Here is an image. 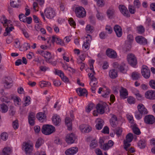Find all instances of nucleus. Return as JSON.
Masks as SVG:
<instances>
[{
  "label": "nucleus",
  "mask_w": 155,
  "mask_h": 155,
  "mask_svg": "<svg viewBox=\"0 0 155 155\" xmlns=\"http://www.w3.org/2000/svg\"><path fill=\"white\" fill-rule=\"evenodd\" d=\"M131 76L133 79L137 80L140 78V74L137 72H133Z\"/></svg>",
  "instance_id": "obj_40"
},
{
  "label": "nucleus",
  "mask_w": 155,
  "mask_h": 155,
  "mask_svg": "<svg viewBox=\"0 0 155 155\" xmlns=\"http://www.w3.org/2000/svg\"><path fill=\"white\" fill-rule=\"evenodd\" d=\"M19 0H11L10 4L11 6L14 7H18L19 5Z\"/></svg>",
  "instance_id": "obj_36"
},
{
  "label": "nucleus",
  "mask_w": 155,
  "mask_h": 155,
  "mask_svg": "<svg viewBox=\"0 0 155 155\" xmlns=\"http://www.w3.org/2000/svg\"><path fill=\"white\" fill-rule=\"evenodd\" d=\"M129 11L132 14H134L136 12V8L132 5H129L128 7Z\"/></svg>",
  "instance_id": "obj_38"
},
{
  "label": "nucleus",
  "mask_w": 155,
  "mask_h": 155,
  "mask_svg": "<svg viewBox=\"0 0 155 155\" xmlns=\"http://www.w3.org/2000/svg\"><path fill=\"white\" fill-rule=\"evenodd\" d=\"M55 130V128L54 126L48 124L43 126L41 129L42 133L46 135L51 134L54 132Z\"/></svg>",
  "instance_id": "obj_2"
},
{
  "label": "nucleus",
  "mask_w": 155,
  "mask_h": 155,
  "mask_svg": "<svg viewBox=\"0 0 155 155\" xmlns=\"http://www.w3.org/2000/svg\"><path fill=\"white\" fill-rule=\"evenodd\" d=\"M117 117L114 115H112L110 120V124L111 126L115 127L117 124Z\"/></svg>",
  "instance_id": "obj_23"
},
{
  "label": "nucleus",
  "mask_w": 155,
  "mask_h": 155,
  "mask_svg": "<svg viewBox=\"0 0 155 155\" xmlns=\"http://www.w3.org/2000/svg\"><path fill=\"white\" fill-rule=\"evenodd\" d=\"M45 14L46 17L50 19L53 18L55 15L54 11L51 8H47L45 11Z\"/></svg>",
  "instance_id": "obj_5"
},
{
  "label": "nucleus",
  "mask_w": 155,
  "mask_h": 155,
  "mask_svg": "<svg viewBox=\"0 0 155 155\" xmlns=\"http://www.w3.org/2000/svg\"><path fill=\"white\" fill-rule=\"evenodd\" d=\"M15 111L14 109V107L12 106H11L9 110L10 115L11 116H13L15 114Z\"/></svg>",
  "instance_id": "obj_59"
},
{
  "label": "nucleus",
  "mask_w": 155,
  "mask_h": 155,
  "mask_svg": "<svg viewBox=\"0 0 155 155\" xmlns=\"http://www.w3.org/2000/svg\"><path fill=\"white\" fill-rule=\"evenodd\" d=\"M22 32L25 37L28 38L29 37V35L27 31L25 29H22Z\"/></svg>",
  "instance_id": "obj_57"
},
{
  "label": "nucleus",
  "mask_w": 155,
  "mask_h": 155,
  "mask_svg": "<svg viewBox=\"0 0 155 155\" xmlns=\"http://www.w3.org/2000/svg\"><path fill=\"white\" fill-rule=\"evenodd\" d=\"M52 122L55 125L57 126L59 125L61 122L60 117L57 114L53 117Z\"/></svg>",
  "instance_id": "obj_22"
},
{
  "label": "nucleus",
  "mask_w": 155,
  "mask_h": 155,
  "mask_svg": "<svg viewBox=\"0 0 155 155\" xmlns=\"http://www.w3.org/2000/svg\"><path fill=\"white\" fill-rule=\"evenodd\" d=\"M107 55L111 58H115L117 57V54L116 51L113 49L108 48L106 51Z\"/></svg>",
  "instance_id": "obj_9"
},
{
  "label": "nucleus",
  "mask_w": 155,
  "mask_h": 155,
  "mask_svg": "<svg viewBox=\"0 0 155 155\" xmlns=\"http://www.w3.org/2000/svg\"><path fill=\"white\" fill-rule=\"evenodd\" d=\"M122 130L121 128L120 127L117 128L115 130V132L117 135L120 136L121 134Z\"/></svg>",
  "instance_id": "obj_60"
},
{
  "label": "nucleus",
  "mask_w": 155,
  "mask_h": 155,
  "mask_svg": "<svg viewBox=\"0 0 155 155\" xmlns=\"http://www.w3.org/2000/svg\"><path fill=\"white\" fill-rule=\"evenodd\" d=\"M138 110L143 115H145L148 113V111L144 106L141 104H139L137 107Z\"/></svg>",
  "instance_id": "obj_13"
},
{
  "label": "nucleus",
  "mask_w": 155,
  "mask_h": 155,
  "mask_svg": "<svg viewBox=\"0 0 155 155\" xmlns=\"http://www.w3.org/2000/svg\"><path fill=\"white\" fill-rule=\"evenodd\" d=\"M65 122L67 126L68 129L69 130H71L72 129V124L70 118L68 117H66L65 119Z\"/></svg>",
  "instance_id": "obj_33"
},
{
  "label": "nucleus",
  "mask_w": 155,
  "mask_h": 155,
  "mask_svg": "<svg viewBox=\"0 0 155 155\" xmlns=\"http://www.w3.org/2000/svg\"><path fill=\"white\" fill-rule=\"evenodd\" d=\"M8 110V106L4 104H0V110L3 113L6 112Z\"/></svg>",
  "instance_id": "obj_32"
},
{
  "label": "nucleus",
  "mask_w": 155,
  "mask_h": 155,
  "mask_svg": "<svg viewBox=\"0 0 155 155\" xmlns=\"http://www.w3.org/2000/svg\"><path fill=\"white\" fill-rule=\"evenodd\" d=\"M124 148L127 151L128 150V148L131 145L128 142L124 140Z\"/></svg>",
  "instance_id": "obj_50"
},
{
  "label": "nucleus",
  "mask_w": 155,
  "mask_h": 155,
  "mask_svg": "<svg viewBox=\"0 0 155 155\" xmlns=\"http://www.w3.org/2000/svg\"><path fill=\"white\" fill-rule=\"evenodd\" d=\"M119 9L121 13L123 15L127 18L130 16V14L129 13L128 10L124 5H120L119 6Z\"/></svg>",
  "instance_id": "obj_7"
},
{
  "label": "nucleus",
  "mask_w": 155,
  "mask_h": 155,
  "mask_svg": "<svg viewBox=\"0 0 155 155\" xmlns=\"http://www.w3.org/2000/svg\"><path fill=\"white\" fill-rule=\"evenodd\" d=\"M127 101L130 104H134L135 103V99L132 96H129L127 98Z\"/></svg>",
  "instance_id": "obj_42"
},
{
  "label": "nucleus",
  "mask_w": 155,
  "mask_h": 155,
  "mask_svg": "<svg viewBox=\"0 0 155 155\" xmlns=\"http://www.w3.org/2000/svg\"><path fill=\"white\" fill-rule=\"evenodd\" d=\"M134 40L133 36L131 35H129L127 37V40L126 41H128V43H132Z\"/></svg>",
  "instance_id": "obj_54"
},
{
  "label": "nucleus",
  "mask_w": 155,
  "mask_h": 155,
  "mask_svg": "<svg viewBox=\"0 0 155 155\" xmlns=\"http://www.w3.org/2000/svg\"><path fill=\"white\" fill-rule=\"evenodd\" d=\"M8 137V134L6 132H4L1 135V138L3 140H6Z\"/></svg>",
  "instance_id": "obj_52"
},
{
  "label": "nucleus",
  "mask_w": 155,
  "mask_h": 155,
  "mask_svg": "<svg viewBox=\"0 0 155 155\" xmlns=\"http://www.w3.org/2000/svg\"><path fill=\"white\" fill-rule=\"evenodd\" d=\"M36 117L40 121L43 122L46 120V116L45 113L40 112L37 114Z\"/></svg>",
  "instance_id": "obj_19"
},
{
  "label": "nucleus",
  "mask_w": 155,
  "mask_h": 155,
  "mask_svg": "<svg viewBox=\"0 0 155 155\" xmlns=\"http://www.w3.org/2000/svg\"><path fill=\"white\" fill-rule=\"evenodd\" d=\"M22 148L26 154L31 153L33 149L32 145L25 142L23 143Z\"/></svg>",
  "instance_id": "obj_6"
},
{
  "label": "nucleus",
  "mask_w": 155,
  "mask_h": 155,
  "mask_svg": "<svg viewBox=\"0 0 155 155\" xmlns=\"http://www.w3.org/2000/svg\"><path fill=\"white\" fill-rule=\"evenodd\" d=\"M97 12V13L96 14V17L97 19L99 20H102L104 18L103 14L101 13H100L98 11Z\"/></svg>",
  "instance_id": "obj_53"
},
{
  "label": "nucleus",
  "mask_w": 155,
  "mask_h": 155,
  "mask_svg": "<svg viewBox=\"0 0 155 155\" xmlns=\"http://www.w3.org/2000/svg\"><path fill=\"white\" fill-rule=\"evenodd\" d=\"M132 130L134 133L137 135H139L141 133L139 129L136 127L133 126Z\"/></svg>",
  "instance_id": "obj_46"
},
{
  "label": "nucleus",
  "mask_w": 155,
  "mask_h": 155,
  "mask_svg": "<svg viewBox=\"0 0 155 155\" xmlns=\"http://www.w3.org/2000/svg\"><path fill=\"white\" fill-rule=\"evenodd\" d=\"M76 91L79 96H84L85 94L86 97L87 96V91L86 89L79 88L77 89Z\"/></svg>",
  "instance_id": "obj_24"
},
{
  "label": "nucleus",
  "mask_w": 155,
  "mask_h": 155,
  "mask_svg": "<svg viewBox=\"0 0 155 155\" xmlns=\"http://www.w3.org/2000/svg\"><path fill=\"white\" fill-rule=\"evenodd\" d=\"M136 42L140 44L145 45L147 44V41L144 37L141 36H138L135 38Z\"/></svg>",
  "instance_id": "obj_12"
},
{
  "label": "nucleus",
  "mask_w": 155,
  "mask_h": 155,
  "mask_svg": "<svg viewBox=\"0 0 155 155\" xmlns=\"http://www.w3.org/2000/svg\"><path fill=\"white\" fill-rule=\"evenodd\" d=\"M98 104L96 105L97 112L100 114H102L105 112L104 109L105 107L106 104Z\"/></svg>",
  "instance_id": "obj_14"
},
{
  "label": "nucleus",
  "mask_w": 155,
  "mask_h": 155,
  "mask_svg": "<svg viewBox=\"0 0 155 155\" xmlns=\"http://www.w3.org/2000/svg\"><path fill=\"white\" fill-rule=\"evenodd\" d=\"M5 87L7 89L11 88L12 85V81L10 78H6L4 82Z\"/></svg>",
  "instance_id": "obj_21"
},
{
  "label": "nucleus",
  "mask_w": 155,
  "mask_h": 155,
  "mask_svg": "<svg viewBox=\"0 0 155 155\" xmlns=\"http://www.w3.org/2000/svg\"><path fill=\"white\" fill-rule=\"evenodd\" d=\"M133 138V134L131 133H129L127 135L126 137V140H124L130 143L132 141Z\"/></svg>",
  "instance_id": "obj_35"
},
{
  "label": "nucleus",
  "mask_w": 155,
  "mask_h": 155,
  "mask_svg": "<svg viewBox=\"0 0 155 155\" xmlns=\"http://www.w3.org/2000/svg\"><path fill=\"white\" fill-rule=\"evenodd\" d=\"M143 115V114L140 113L138 110L136 111L135 113V117L138 120L142 118Z\"/></svg>",
  "instance_id": "obj_47"
},
{
  "label": "nucleus",
  "mask_w": 155,
  "mask_h": 155,
  "mask_svg": "<svg viewBox=\"0 0 155 155\" xmlns=\"http://www.w3.org/2000/svg\"><path fill=\"white\" fill-rule=\"evenodd\" d=\"M96 121L97 123L96 125V128L98 130H101L104 124V121L100 119H97Z\"/></svg>",
  "instance_id": "obj_26"
},
{
  "label": "nucleus",
  "mask_w": 155,
  "mask_h": 155,
  "mask_svg": "<svg viewBox=\"0 0 155 155\" xmlns=\"http://www.w3.org/2000/svg\"><path fill=\"white\" fill-rule=\"evenodd\" d=\"M91 81L90 83V84L91 86L92 85H95L97 84V81L96 78L94 77L91 78Z\"/></svg>",
  "instance_id": "obj_44"
},
{
  "label": "nucleus",
  "mask_w": 155,
  "mask_h": 155,
  "mask_svg": "<svg viewBox=\"0 0 155 155\" xmlns=\"http://www.w3.org/2000/svg\"><path fill=\"white\" fill-rule=\"evenodd\" d=\"M114 29L117 36L118 37H120L122 34V30L120 27L118 25H116Z\"/></svg>",
  "instance_id": "obj_18"
},
{
  "label": "nucleus",
  "mask_w": 155,
  "mask_h": 155,
  "mask_svg": "<svg viewBox=\"0 0 155 155\" xmlns=\"http://www.w3.org/2000/svg\"><path fill=\"white\" fill-rule=\"evenodd\" d=\"M120 94L121 98L123 99L126 98L128 95L127 90L126 89L121 87V89L120 91Z\"/></svg>",
  "instance_id": "obj_25"
},
{
  "label": "nucleus",
  "mask_w": 155,
  "mask_h": 155,
  "mask_svg": "<svg viewBox=\"0 0 155 155\" xmlns=\"http://www.w3.org/2000/svg\"><path fill=\"white\" fill-rule=\"evenodd\" d=\"M10 22L11 21L7 19L5 16H3L1 19V22L5 27L7 26L5 28V31L7 34L8 33L11 31H12V29H14V27L12 25L10 24L9 25Z\"/></svg>",
  "instance_id": "obj_1"
},
{
  "label": "nucleus",
  "mask_w": 155,
  "mask_h": 155,
  "mask_svg": "<svg viewBox=\"0 0 155 155\" xmlns=\"http://www.w3.org/2000/svg\"><path fill=\"white\" fill-rule=\"evenodd\" d=\"M129 64L133 67L135 66L137 64V60L135 55L132 54H128L127 57Z\"/></svg>",
  "instance_id": "obj_3"
},
{
  "label": "nucleus",
  "mask_w": 155,
  "mask_h": 155,
  "mask_svg": "<svg viewBox=\"0 0 155 155\" xmlns=\"http://www.w3.org/2000/svg\"><path fill=\"white\" fill-rule=\"evenodd\" d=\"M125 65L124 63H122L120 65H117V67L120 71V72L124 73L125 72Z\"/></svg>",
  "instance_id": "obj_43"
},
{
  "label": "nucleus",
  "mask_w": 155,
  "mask_h": 155,
  "mask_svg": "<svg viewBox=\"0 0 155 155\" xmlns=\"http://www.w3.org/2000/svg\"><path fill=\"white\" fill-rule=\"evenodd\" d=\"M97 145V142L95 140H93L91 141L90 147L91 148L93 149L96 147Z\"/></svg>",
  "instance_id": "obj_48"
},
{
  "label": "nucleus",
  "mask_w": 155,
  "mask_h": 155,
  "mask_svg": "<svg viewBox=\"0 0 155 155\" xmlns=\"http://www.w3.org/2000/svg\"><path fill=\"white\" fill-rule=\"evenodd\" d=\"M85 30L88 33H92L94 30V28L90 25H87L86 26Z\"/></svg>",
  "instance_id": "obj_30"
},
{
  "label": "nucleus",
  "mask_w": 155,
  "mask_h": 155,
  "mask_svg": "<svg viewBox=\"0 0 155 155\" xmlns=\"http://www.w3.org/2000/svg\"><path fill=\"white\" fill-rule=\"evenodd\" d=\"M146 97L150 99H155V91H149L146 92L145 94Z\"/></svg>",
  "instance_id": "obj_16"
},
{
  "label": "nucleus",
  "mask_w": 155,
  "mask_h": 155,
  "mask_svg": "<svg viewBox=\"0 0 155 155\" xmlns=\"http://www.w3.org/2000/svg\"><path fill=\"white\" fill-rule=\"evenodd\" d=\"M76 15L78 17L83 18L86 15V12L84 9L82 7H77L75 9Z\"/></svg>",
  "instance_id": "obj_4"
},
{
  "label": "nucleus",
  "mask_w": 155,
  "mask_h": 155,
  "mask_svg": "<svg viewBox=\"0 0 155 155\" xmlns=\"http://www.w3.org/2000/svg\"><path fill=\"white\" fill-rule=\"evenodd\" d=\"M109 74V77L112 79H114L117 76V71L114 69H113L110 70Z\"/></svg>",
  "instance_id": "obj_28"
},
{
  "label": "nucleus",
  "mask_w": 155,
  "mask_h": 155,
  "mask_svg": "<svg viewBox=\"0 0 155 155\" xmlns=\"http://www.w3.org/2000/svg\"><path fill=\"white\" fill-rule=\"evenodd\" d=\"M18 120H16L13 122L12 125L14 129H17L18 128Z\"/></svg>",
  "instance_id": "obj_61"
},
{
  "label": "nucleus",
  "mask_w": 155,
  "mask_h": 155,
  "mask_svg": "<svg viewBox=\"0 0 155 155\" xmlns=\"http://www.w3.org/2000/svg\"><path fill=\"white\" fill-rule=\"evenodd\" d=\"M29 98V97H26L25 99V103L23 104L24 106L25 107L29 105L30 101Z\"/></svg>",
  "instance_id": "obj_58"
},
{
  "label": "nucleus",
  "mask_w": 155,
  "mask_h": 155,
  "mask_svg": "<svg viewBox=\"0 0 155 155\" xmlns=\"http://www.w3.org/2000/svg\"><path fill=\"white\" fill-rule=\"evenodd\" d=\"M131 47V44L128 43V41L125 42V44L123 48L126 51H130Z\"/></svg>",
  "instance_id": "obj_37"
},
{
  "label": "nucleus",
  "mask_w": 155,
  "mask_h": 155,
  "mask_svg": "<svg viewBox=\"0 0 155 155\" xmlns=\"http://www.w3.org/2000/svg\"><path fill=\"white\" fill-rule=\"evenodd\" d=\"M69 23L70 25L73 26L74 27L76 25V23L73 19L72 18H70L69 20Z\"/></svg>",
  "instance_id": "obj_64"
},
{
  "label": "nucleus",
  "mask_w": 155,
  "mask_h": 155,
  "mask_svg": "<svg viewBox=\"0 0 155 155\" xmlns=\"http://www.w3.org/2000/svg\"><path fill=\"white\" fill-rule=\"evenodd\" d=\"M56 42L57 44H59L62 46L64 45L63 41H62V40L59 38H57Z\"/></svg>",
  "instance_id": "obj_63"
},
{
  "label": "nucleus",
  "mask_w": 155,
  "mask_h": 155,
  "mask_svg": "<svg viewBox=\"0 0 155 155\" xmlns=\"http://www.w3.org/2000/svg\"><path fill=\"white\" fill-rule=\"evenodd\" d=\"M144 120L146 124H151L155 122V118L153 115H148L145 117Z\"/></svg>",
  "instance_id": "obj_10"
},
{
  "label": "nucleus",
  "mask_w": 155,
  "mask_h": 155,
  "mask_svg": "<svg viewBox=\"0 0 155 155\" xmlns=\"http://www.w3.org/2000/svg\"><path fill=\"white\" fill-rule=\"evenodd\" d=\"M11 150L8 147L4 148L2 151V155H9L10 153Z\"/></svg>",
  "instance_id": "obj_39"
},
{
  "label": "nucleus",
  "mask_w": 155,
  "mask_h": 155,
  "mask_svg": "<svg viewBox=\"0 0 155 155\" xmlns=\"http://www.w3.org/2000/svg\"><path fill=\"white\" fill-rule=\"evenodd\" d=\"M35 114L32 112L29 113L28 114V122L29 124L31 126H33L35 124Z\"/></svg>",
  "instance_id": "obj_17"
},
{
  "label": "nucleus",
  "mask_w": 155,
  "mask_h": 155,
  "mask_svg": "<svg viewBox=\"0 0 155 155\" xmlns=\"http://www.w3.org/2000/svg\"><path fill=\"white\" fill-rule=\"evenodd\" d=\"M56 73L59 75L61 78L62 80L64 82L68 81V78L64 76V73L61 70H58L56 71Z\"/></svg>",
  "instance_id": "obj_20"
},
{
  "label": "nucleus",
  "mask_w": 155,
  "mask_h": 155,
  "mask_svg": "<svg viewBox=\"0 0 155 155\" xmlns=\"http://www.w3.org/2000/svg\"><path fill=\"white\" fill-rule=\"evenodd\" d=\"M44 143V141L42 138H38L36 142L35 147L37 149L39 148Z\"/></svg>",
  "instance_id": "obj_29"
},
{
  "label": "nucleus",
  "mask_w": 155,
  "mask_h": 155,
  "mask_svg": "<svg viewBox=\"0 0 155 155\" xmlns=\"http://www.w3.org/2000/svg\"><path fill=\"white\" fill-rule=\"evenodd\" d=\"M142 75L146 78H148L150 76V71L148 68L143 65L141 70Z\"/></svg>",
  "instance_id": "obj_8"
},
{
  "label": "nucleus",
  "mask_w": 155,
  "mask_h": 155,
  "mask_svg": "<svg viewBox=\"0 0 155 155\" xmlns=\"http://www.w3.org/2000/svg\"><path fill=\"white\" fill-rule=\"evenodd\" d=\"M88 37L90 38V39H88V40H87L86 42H84L83 44V47L85 49H88L89 48V46H90V42H91L92 40L91 36L88 34L87 35V38H88Z\"/></svg>",
  "instance_id": "obj_27"
},
{
  "label": "nucleus",
  "mask_w": 155,
  "mask_h": 155,
  "mask_svg": "<svg viewBox=\"0 0 155 155\" xmlns=\"http://www.w3.org/2000/svg\"><path fill=\"white\" fill-rule=\"evenodd\" d=\"M78 151V148L76 147L70 148L68 149L65 152L67 155H73Z\"/></svg>",
  "instance_id": "obj_15"
},
{
  "label": "nucleus",
  "mask_w": 155,
  "mask_h": 155,
  "mask_svg": "<svg viewBox=\"0 0 155 155\" xmlns=\"http://www.w3.org/2000/svg\"><path fill=\"white\" fill-rule=\"evenodd\" d=\"M75 139L76 137L74 134L73 133H71L67 135L66 136V141L68 143L71 144L74 142Z\"/></svg>",
  "instance_id": "obj_11"
},
{
  "label": "nucleus",
  "mask_w": 155,
  "mask_h": 155,
  "mask_svg": "<svg viewBox=\"0 0 155 155\" xmlns=\"http://www.w3.org/2000/svg\"><path fill=\"white\" fill-rule=\"evenodd\" d=\"M11 99L14 100L15 104L16 105L19 104L20 99L17 97L14 96L13 95H12L11 96Z\"/></svg>",
  "instance_id": "obj_34"
},
{
  "label": "nucleus",
  "mask_w": 155,
  "mask_h": 155,
  "mask_svg": "<svg viewBox=\"0 0 155 155\" xmlns=\"http://www.w3.org/2000/svg\"><path fill=\"white\" fill-rule=\"evenodd\" d=\"M20 20L24 22H26V18H27L26 16L24 14H21L19 16Z\"/></svg>",
  "instance_id": "obj_49"
},
{
  "label": "nucleus",
  "mask_w": 155,
  "mask_h": 155,
  "mask_svg": "<svg viewBox=\"0 0 155 155\" xmlns=\"http://www.w3.org/2000/svg\"><path fill=\"white\" fill-rule=\"evenodd\" d=\"M94 106V104H89L86 109V111L87 112H89L90 111L92 110Z\"/></svg>",
  "instance_id": "obj_55"
},
{
  "label": "nucleus",
  "mask_w": 155,
  "mask_h": 155,
  "mask_svg": "<svg viewBox=\"0 0 155 155\" xmlns=\"http://www.w3.org/2000/svg\"><path fill=\"white\" fill-rule=\"evenodd\" d=\"M138 144L140 148H143L145 147L146 142L144 140H141L139 141Z\"/></svg>",
  "instance_id": "obj_41"
},
{
  "label": "nucleus",
  "mask_w": 155,
  "mask_h": 155,
  "mask_svg": "<svg viewBox=\"0 0 155 155\" xmlns=\"http://www.w3.org/2000/svg\"><path fill=\"white\" fill-rule=\"evenodd\" d=\"M127 118L130 123H134V120L133 119V117L132 116L128 115H127Z\"/></svg>",
  "instance_id": "obj_62"
},
{
  "label": "nucleus",
  "mask_w": 155,
  "mask_h": 155,
  "mask_svg": "<svg viewBox=\"0 0 155 155\" xmlns=\"http://www.w3.org/2000/svg\"><path fill=\"white\" fill-rule=\"evenodd\" d=\"M134 5L135 8H139L141 6V4L139 0H135L134 2Z\"/></svg>",
  "instance_id": "obj_45"
},
{
  "label": "nucleus",
  "mask_w": 155,
  "mask_h": 155,
  "mask_svg": "<svg viewBox=\"0 0 155 155\" xmlns=\"http://www.w3.org/2000/svg\"><path fill=\"white\" fill-rule=\"evenodd\" d=\"M114 9L111 8H109L107 10V13L110 18H112L114 15Z\"/></svg>",
  "instance_id": "obj_31"
},
{
  "label": "nucleus",
  "mask_w": 155,
  "mask_h": 155,
  "mask_svg": "<svg viewBox=\"0 0 155 155\" xmlns=\"http://www.w3.org/2000/svg\"><path fill=\"white\" fill-rule=\"evenodd\" d=\"M137 30L140 33H142L144 32L145 29L143 26L140 25L137 27Z\"/></svg>",
  "instance_id": "obj_51"
},
{
  "label": "nucleus",
  "mask_w": 155,
  "mask_h": 155,
  "mask_svg": "<svg viewBox=\"0 0 155 155\" xmlns=\"http://www.w3.org/2000/svg\"><path fill=\"white\" fill-rule=\"evenodd\" d=\"M149 84L150 86L153 89H155V81L151 80L149 82Z\"/></svg>",
  "instance_id": "obj_56"
}]
</instances>
